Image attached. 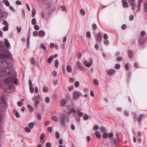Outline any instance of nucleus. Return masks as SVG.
<instances>
[{"mask_svg": "<svg viewBox=\"0 0 147 147\" xmlns=\"http://www.w3.org/2000/svg\"><path fill=\"white\" fill-rule=\"evenodd\" d=\"M18 82V79L15 75L7 78L5 81L4 89L5 91L9 92H12L13 88V83L17 85Z\"/></svg>", "mask_w": 147, "mask_h": 147, "instance_id": "f257e3e1", "label": "nucleus"}, {"mask_svg": "<svg viewBox=\"0 0 147 147\" xmlns=\"http://www.w3.org/2000/svg\"><path fill=\"white\" fill-rule=\"evenodd\" d=\"M11 64L10 62H8L7 61L4 60L0 63V67L2 69L0 72V75L2 77L7 76L10 72V66Z\"/></svg>", "mask_w": 147, "mask_h": 147, "instance_id": "f03ea898", "label": "nucleus"}, {"mask_svg": "<svg viewBox=\"0 0 147 147\" xmlns=\"http://www.w3.org/2000/svg\"><path fill=\"white\" fill-rule=\"evenodd\" d=\"M7 58L10 59L11 61L13 60L12 55L8 51H4L2 53L0 54V59H4Z\"/></svg>", "mask_w": 147, "mask_h": 147, "instance_id": "7ed1b4c3", "label": "nucleus"}, {"mask_svg": "<svg viewBox=\"0 0 147 147\" xmlns=\"http://www.w3.org/2000/svg\"><path fill=\"white\" fill-rule=\"evenodd\" d=\"M6 105V101L5 99H2L0 104V109L1 111L5 110V109Z\"/></svg>", "mask_w": 147, "mask_h": 147, "instance_id": "20e7f679", "label": "nucleus"}, {"mask_svg": "<svg viewBox=\"0 0 147 147\" xmlns=\"http://www.w3.org/2000/svg\"><path fill=\"white\" fill-rule=\"evenodd\" d=\"M8 13L4 11H1L0 9V21L5 19L7 16Z\"/></svg>", "mask_w": 147, "mask_h": 147, "instance_id": "39448f33", "label": "nucleus"}, {"mask_svg": "<svg viewBox=\"0 0 147 147\" xmlns=\"http://www.w3.org/2000/svg\"><path fill=\"white\" fill-rule=\"evenodd\" d=\"M76 66L77 68L82 71L85 70V68L83 67L79 61H78L76 64Z\"/></svg>", "mask_w": 147, "mask_h": 147, "instance_id": "423d86ee", "label": "nucleus"}, {"mask_svg": "<svg viewBox=\"0 0 147 147\" xmlns=\"http://www.w3.org/2000/svg\"><path fill=\"white\" fill-rule=\"evenodd\" d=\"M59 119L61 123L63 125L65 124V121L66 118V116L65 114H61L59 116Z\"/></svg>", "mask_w": 147, "mask_h": 147, "instance_id": "0eeeda50", "label": "nucleus"}, {"mask_svg": "<svg viewBox=\"0 0 147 147\" xmlns=\"http://www.w3.org/2000/svg\"><path fill=\"white\" fill-rule=\"evenodd\" d=\"M2 24L5 25L3 28V30L4 31H7L8 30L9 24L6 20H3Z\"/></svg>", "mask_w": 147, "mask_h": 147, "instance_id": "6e6552de", "label": "nucleus"}, {"mask_svg": "<svg viewBox=\"0 0 147 147\" xmlns=\"http://www.w3.org/2000/svg\"><path fill=\"white\" fill-rule=\"evenodd\" d=\"M32 99V100H35L34 105L36 108H37L38 105L40 103V100L39 99L37 98V96H35L33 97Z\"/></svg>", "mask_w": 147, "mask_h": 147, "instance_id": "1a4fd4ad", "label": "nucleus"}, {"mask_svg": "<svg viewBox=\"0 0 147 147\" xmlns=\"http://www.w3.org/2000/svg\"><path fill=\"white\" fill-rule=\"evenodd\" d=\"M81 95V94L80 92L78 91H76L74 92L73 96L74 99H77Z\"/></svg>", "mask_w": 147, "mask_h": 147, "instance_id": "9d476101", "label": "nucleus"}, {"mask_svg": "<svg viewBox=\"0 0 147 147\" xmlns=\"http://www.w3.org/2000/svg\"><path fill=\"white\" fill-rule=\"evenodd\" d=\"M102 39V36L101 33L100 32L98 33L96 35V40L98 42H100Z\"/></svg>", "mask_w": 147, "mask_h": 147, "instance_id": "9b49d317", "label": "nucleus"}, {"mask_svg": "<svg viewBox=\"0 0 147 147\" xmlns=\"http://www.w3.org/2000/svg\"><path fill=\"white\" fill-rule=\"evenodd\" d=\"M90 63H88L87 61H85L84 62V64L87 67H90L92 64V60L91 58H90Z\"/></svg>", "mask_w": 147, "mask_h": 147, "instance_id": "f8f14e48", "label": "nucleus"}, {"mask_svg": "<svg viewBox=\"0 0 147 147\" xmlns=\"http://www.w3.org/2000/svg\"><path fill=\"white\" fill-rule=\"evenodd\" d=\"M29 89L31 93H33L34 92V89L32 86V84L31 80H29Z\"/></svg>", "mask_w": 147, "mask_h": 147, "instance_id": "ddd939ff", "label": "nucleus"}, {"mask_svg": "<svg viewBox=\"0 0 147 147\" xmlns=\"http://www.w3.org/2000/svg\"><path fill=\"white\" fill-rule=\"evenodd\" d=\"M122 2L123 3V6L124 7H128L129 5L126 1L123 0L122 1Z\"/></svg>", "mask_w": 147, "mask_h": 147, "instance_id": "4468645a", "label": "nucleus"}, {"mask_svg": "<svg viewBox=\"0 0 147 147\" xmlns=\"http://www.w3.org/2000/svg\"><path fill=\"white\" fill-rule=\"evenodd\" d=\"M45 136V135L44 133H42L41 134V135L40 137V138L41 142L43 143H44L45 142L43 140V139L44 138Z\"/></svg>", "mask_w": 147, "mask_h": 147, "instance_id": "2eb2a0df", "label": "nucleus"}, {"mask_svg": "<svg viewBox=\"0 0 147 147\" xmlns=\"http://www.w3.org/2000/svg\"><path fill=\"white\" fill-rule=\"evenodd\" d=\"M72 112L75 113H76V111L73 108L70 109L67 111V114L69 115H70L71 114Z\"/></svg>", "mask_w": 147, "mask_h": 147, "instance_id": "dca6fc26", "label": "nucleus"}, {"mask_svg": "<svg viewBox=\"0 0 147 147\" xmlns=\"http://www.w3.org/2000/svg\"><path fill=\"white\" fill-rule=\"evenodd\" d=\"M67 101L65 99H62L60 102V105L61 106H64L66 103Z\"/></svg>", "mask_w": 147, "mask_h": 147, "instance_id": "f3484780", "label": "nucleus"}, {"mask_svg": "<svg viewBox=\"0 0 147 147\" xmlns=\"http://www.w3.org/2000/svg\"><path fill=\"white\" fill-rule=\"evenodd\" d=\"M39 35L40 37H43L45 34V32L43 30H40L38 32Z\"/></svg>", "mask_w": 147, "mask_h": 147, "instance_id": "a211bd4d", "label": "nucleus"}, {"mask_svg": "<svg viewBox=\"0 0 147 147\" xmlns=\"http://www.w3.org/2000/svg\"><path fill=\"white\" fill-rule=\"evenodd\" d=\"M115 73V71L114 69H111L108 70L107 74L110 76H111Z\"/></svg>", "mask_w": 147, "mask_h": 147, "instance_id": "6ab92c4d", "label": "nucleus"}, {"mask_svg": "<svg viewBox=\"0 0 147 147\" xmlns=\"http://www.w3.org/2000/svg\"><path fill=\"white\" fill-rule=\"evenodd\" d=\"M145 42V40L142 37L140 38L139 39V44L141 45L144 44Z\"/></svg>", "mask_w": 147, "mask_h": 147, "instance_id": "aec40b11", "label": "nucleus"}, {"mask_svg": "<svg viewBox=\"0 0 147 147\" xmlns=\"http://www.w3.org/2000/svg\"><path fill=\"white\" fill-rule=\"evenodd\" d=\"M116 136H117V138H114L112 140H113L115 144H117L118 143V140L119 139V138L118 137V135L117 134H116Z\"/></svg>", "mask_w": 147, "mask_h": 147, "instance_id": "412c9836", "label": "nucleus"}, {"mask_svg": "<svg viewBox=\"0 0 147 147\" xmlns=\"http://www.w3.org/2000/svg\"><path fill=\"white\" fill-rule=\"evenodd\" d=\"M6 46L8 48L10 47V44L7 39H5L4 40Z\"/></svg>", "mask_w": 147, "mask_h": 147, "instance_id": "4be33fe9", "label": "nucleus"}, {"mask_svg": "<svg viewBox=\"0 0 147 147\" xmlns=\"http://www.w3.org/2000/svg\"><path fill=\"white\" fill-rule=\"evenodd\" d=\"M144 116V115L143 114H140L138 116V121L139 123L141 122L142 119Z\"/></svg>", "mask_w": 147, "mask_h": 147, "instance_id": "5701e85b", "label": "nucleus"}, {"mask_svg": "<svg viewBox=\"0 0 147 147\" xmlns=\"http://www.w3.org/2000/svg\"><path fill=\"white\" fill-rule=\"evenodd\" d=\"M129 2L130 3L131 6V9L133 10H134L136 5V4L133 2H130V1Z\"/></svg>", "mask_w": 147, "mask_h": 147, "instance_id": "b1692460", "label": "nucleus"}, {"mask_svg": "<svg viewBox=\"0 0 147 147\" xmlns=\"http://www.w3.org/2000/svg\"><path fill=\"white\" fill-rule=\"evenodd\" d=\"M77 112L78 115L79 117H82L83 115V113L81 111L80 109H78L77 110Z\"/></svg>", "mask_w": 147, "mask_h": 147, "instance_id": "393cba45", "label": "nucleus"}, {"mask_svg": "<svg viewBox=\"0 0 147 147\" xmlns=\"http://www.w3.org/2000/svg\"><path fill=\"white\" fill-rule=\"evenodd\" d=\"M66 70L69 73H71V72L72 69L70 65H67L66 67Z\"/></svg>", "mask_w": 147, "mask_h": 147, "instance_id": "a878e982", "label": "nucleus"}, {"mask_svg": "<svg viewBox=\"0 0 147 147\" xmlns=\"http://www.w3.org/2000/svg\"><path fill=\"white\" fill-rule=\"evenodd\" d=\"M27 108L30 112H32L34 109L32 106L30 105H28L27 106Z\"/></svg>", "mask_w": 147, "mask_h": 147, "instance_id": "bb28decb", "label": "nucleus"}, {"mask_svg": "<svg viewBox=\"0 0 147 147\" xmlns=\"http://www.w3.org/2000/svg\"><path fill=\"white\" fill-rule=\"evenodd\" d=\"M128 55L129 58H132L133 57L134 54L133 53V52L131 50H129L128 51Z\"/></svg>", "mask_w": 147, "mask_h": 147, "instance_id": "cd10ccee", "label": "nucleus"}, {"mask_svg": "<svg viewBox=\"0 0 147 147\" xmlns=\"http://www.w3.org/2000/svg\"><path fill=\"white\" fill-rule=\"evenodd\" d=\"M3 2L5 3V5L7 6H9L10 3L8 1V0H3Z\"/></svg>", "mask_w": 147, "mask_h": 147, "instance_id": "c85d7f7f", "label": "nucleus"}, {"mask_svg": "<svg viewBox=\"0 0 147 147\" xmlns=\"http://www.w3.org/2000/svg\"><path fill=\"white\" fill-rule=\"evenodd\" d=\"M52 120L55 121L57 122L59 120L58 118L55 116H53L51 118Z\"/></svg>", "mask_w": 147, "mask_h": 147, "instance_id": "c756f323", "label": "nucleus"}, {"mask_svg": "<svg viewBox=\"0 0 147 147\" xmlns=\"http://www.w3.org/2000/svg\"><path fill=\"white\" fill-rule=\"evenodd\" d=\"M36 13V10L34 9H32V11L31 16L32 17H34Z\"/></svg>", "mask_w": 147, "mask_h": 147, "instance_id": "7c9ffc66", "label": "nucleus"}, {"mask_svg": "<svg viewBox=\"0 0 147 147\" xmlns=\"http://www.w3.org/2000/svg\"><path fill=\"white\" fill-rule=\"evenodd\" d=\"M53 55H51L47 59V61L49 63H50L53 60Z\"/></svg>", "mask_w": 147, "mask_h": 147, "instance_id": "2f4dec72", "label": "nucleus"}, {"mask_svg": "<svg viewBox=\"0 0 147 147\" xmlns=\"http://www.w3.org/2000/svg\"><path fill=\"white\" fill-rule=\"evenodd\" d=\"M13 111L16 117L17 118L20 117V115L19 112L16 110H14Z\"/></svg>", "mask_w": 147, "mask_h": 147, "instance_id": "473e14b6", "label": "nucleus"}, {"mask_svg": "<svg viewBox=\"0 0 147 147\" xmlns=\"http://www.w3.org/2000/svg\"><path fill=\"white\" fill-rule=\"evenodd\" d=\"M95 135L96 137L98 138H100L101 137V135L100 134L98 131H96L95 133Z\"/></svg>", "mask_w": 147, "mask_h": 147, "instance_id": "72a5a7b5", "label": "nucleus"}, {"mask_svg": "<svg viewBox=\"0 0 147 147\" xmlns=\"http://www.w3.org/2000/svg\"><path fill=\"white\" fill-rule=\"evenodd\" d=\"M35 59L34 57H32L31 59V63L32 64L34 65L35 62Z\"/></svg>", "mask_w": 147, "mask_h": 147, "instance_id": "f704fd0d", "label": "nucleus"}, {"mask_svg": "<svg viewBox=\"0 0 147 147\" xmlns=\"http://www.w3.org/2000/svg\"><path fill=\"white\" fill-rule=\"evenodd\" d=\"M34 125V123L33 122H30L28 125V126L31 129H32Z\"/></svg>", "mask_w": 147, "mask_h": 147, "instance_id": "c9c22d12", "label": "nucleus"}, {"mask_svg": "<svg viewBox=\"0 0 147 147\" xmlns=\"http://www.w3.org/2000/svg\"><path fill=\"white\" fill-rule=\"evenodd\" d=\"M100 130L102 132H105L106 131V128L103 127H101Z\"/></svg>", "mask_w": 147, "mask_h": 147, "instance_id": "e433bc0d", "label": "nucleus"}, {"mask_svg": "<svg viewBox=\"0 0 147 147\" xmlns=\"http://www.w3.org/2000/svg\"><path fill=\"white\" fill-rule=\"evenodd\" d=\"M144 5V10L145 12H147V2H145Z\"/></svg>", "mask_w": 147, "mask_h": 147, "instance_id": "4c0bfd02", "label": "nucleus"}, {"mask_svg": "<svg viewBox=\"0 0 147 147\" xmlns=\"http://www.w3.org/2000/svg\"><path fill=\"white\" fill-rule=\"evenodd\" d=\"M93 82L96 85H98L99 84L98 81L97 79H94L93 80Z\"/></svg>", "mask_w": 147, "mask_h": 147, "instance_id": "58836bf2", "label": "nucleus"}, {"mask_svg": "<svg viewBox=\"0 0 147 147\" xmlns=\"http://www.w3.org/2000/svg\"><path fill=\"white\" fill-rule=\"evenodd\" d=\"M86 36L87 37L90 38L91 37V34L90 32L89 31L87 32L86 33Z\"/></svg>", "mask_w": 147, "mask_h": 147, "instance_id": "ea45409f", "label": "nucleus"}, {"mask_svg": "<svg viewBox=\"0 0 147 147\" xmlns=\"http://www.w3.org/2000/svg\"><path fill=\"white\" fill-rule=\"evenodd\" d=\"M80 13L82 16H84L85 15V11L82 9H81L80 10Z\"/></svg>", "mask_w": 147, "mask_h": 147, "instance_id": "a19ab883", "label": "nucleus"}, {"mask_svg": "<svg viewBox=\"0 0 147 147\" xmlns=\"http://www.w3.org/2000/svg\"><path fill=\"white\" fill-rule=\"evenodd\" d=\"M41 48L43 49V50L45 51L46 50V47L45 45L42 44H41L40 45Z\"/></svg>", "mask_w": 147, "mask_h": 147, "instance_id": "79ce46f5", "label": "nucleus"}, {"mask_svg": "<svg viewBox=\"0 0 147 147\" xmlns=\"http://www.w3.org/2000/svg\"><path fill=\"white\" fill-rule=\"evenodd\" d=\"M55 136L56 138H59L60 137V134L58 132H56L55 133Z\"/></svg>", "mask_w": 147, "mask_h": 147, "instance_id": "37998d69", "label": "nucleus"}, {"mask_svg": "<svg viewBox=\"0 0 147 147\" xmlns=\"http://www.w3.org/2000/svg\"><path fill=\"white\" fill-rule=\"evenodd\" d=\"M113 134L112 133H110L109 134V137L111 138L112 140L113 138Z\"/></svg>", "mask_w": 147, "mask_h": 147, "instance_id": "c03bdc74", "label": "nucleus"}, {"mask_svg": "<svg viewBox=\"0 0 147 147\" xmlns=\"http://www.w3.org/2000/svg\"><path fill=\"white\" fill-rule=\"evenodd\" d=\"M55 67H57L58 66V60L56 59L55 60Z\"/></svg>", "mask_w": 147, "mask_h": 147, "instance_id": "a18cd8bd", "label": "nucleus"}, {"mask_svg": "<svg viewBox=\"0 0 147 147\" xmlns=\"http://www.w3.org/2000/svg\"><path fill=\"white\" fill-rule=\"evenodd\" d=\"M104 43L105 45H108L109 44V40H106L104 41Z\"/></svg>", "mask_w": 147, "mask_h": 147, "instance_id": "49530a36", "label": "nucleus"}, {"mask_svg": "<svg viewBox=\"0 0 147 147\" xmlns=\"http://www.w3.org/2000/svg\"><path fill=\"white\" fill-rule=\"evenodd\" d=\"M45 101L47 103H49L50 102V99L49 97H46L45 98Z\"/></svg>", "mask_w": 147, "mask_h": 147, "instance_id": "de8ad7c7", "label": "nucleus"}, {"mask_svg": "<svg viewBox=\"0 0 147 147\" xmlns=\"http://www.w3.org/2000/svg\"><path fill=\"white\" fill-rule=\"evenodd\" d=\"M23 102L21 100L20 101L17 102V105L18 106H21L22 105Z\"/></svg>", "mask_w": 147, "mask_h": 147, "instance_id": "09e8293b", "label": "nucleus"}, {"mask_svg": "<svg viewBox=\"0 0 147 147\" xmlns=\"http://www.w3.org/2000/svg\"><path fill=\"white\" fill-rule=\"evenodd\" d=\"M125 68L126 70H127L129 69V64L128 63H126L125 65Z\"/></svg>", "mask_w": 147, "mask_h": 147, "instance_id": "8fccbe9b", "label": "nucleus"}, {"mask_svg": "<svg viewBox=\"0 0 147 147\" xmlns=\"http://www.w3.org/2000/svg\"><path fill=\"white\" fill-rule=\"evenodd\" d=\"M16 28L17 30L18 31V33H19V32H20L21 31V29H22L21 27V26H20L19 27L18 26H17L16 27Z\"/></svg>", "mask_w": 147, "mask_h": 147, "instance_id": "3c124183", "label": "nucleus"}, {"mask_svg": "<svg viewBox=\"0 0 147 147\" xmlns=\"http://www.w3.org/2000/svg\"><path fill=\"white\" fill-rule=\"evenodd\" d=\"M30 35H28L27 36V44H28V47H29V40L30 38Z\"/></svg>", "mask_w": 147, "mask_h": 147, "instance_id": "603ef678", "label": "nucleus"}, {"mask_svg": "<svg viewBox=\"0 0 147 147\" xmlns=\"http://www.w3.org/2000/svg\"><path fill=\"white\" fill-rule=\"evenodd\" d=\"M32 23L33 24H35L36 23V19L34 18L32 20Z\"/></svg>", "mask_w": 147, "mask_h": 147, "instance_id": "864d4df0", "label": "nucleus"}, {"mask_svg": "<svg viewBox=\"0 0 147 147\" xmlns=\"http://www.w3.org/2000/svg\"><path fill=\"white\" fill-rule=\"evenodd\" d=\"M33 35L34 36H37L38 35V32L37 31H34L33 32Z\"/></svg>", "mask_w": 147, "mask_h": 147, "instance_id": "5fc2aeb1", "label": "nucleus"}, {"mask_svg": "<svg viewBox=\"0 0 147 147\" xmlns=\"http://www.w3.org/2000/svg\"><path fill=\"white\" fill-rule=\"evenodd\" d=\"M102 136L104 138H107L108 137V134L107 133H104L103 134Z\"/></svg>", "mask_w": 147, "mask_h": 147, "instance_id": "6e6d98bb", "label": "nucleus"}, {"mask_svg": "<svg viewBox=\"0 0 147 147\" xmlns=\"http://www.w3.org/2000/svg\"><path fill=\"white\" fill-rule=\"evenodd\" d=\"M108 35L106 34H105L103 36V38L105 40H107L108 38Z\"/></svg>", "mask_w": 147, "mask_h": 147, "instance_id": "4d7b16f0", "label": "nucleus"}, {"mask_svg": "<svg viewBox=\"0 0 147 147\" xmlns=\"http://www.w3.org/2000/svg\"><path fill=\"white\" fill-rule=\"evenodd\" d=\"M88 118V116L87 114H85L84 117V119L85 120H86Z\"/></svg>", "mask_w": 147, "mask_h": 147, "instance_id": "13d9d810", "label": "nucleus"}, {"mask_svg": "<svg viewBox=\"0 0 147 147\" xmlns=\"http://www.w3.org/2000/svg\"><path fill=\"white\" fill-rule=\"evenodd\" d=\"M98 126L97 125H95L93 129L94 130H97L98 129Z\"/></svg>", "mask_w": 147, "mask_h": 147, "instance_id": "bf43d9fd", "label": "nucleus"}, {"mask_svg": "<svg viewBox=\"0 0 147 147\" xmlns=\"http://www.w3.org/2000/svg\"><path fill=\"white\" fill-rule=\"evenodd\" d=\"M25 131L28 133H29L30 131V129L28 127H26L25 128Z\"/></svg>", "mask_w": 147, "mask_h": 147, "instance_id": "052dcab7", "label": "nucleus"}, {"mask_svg": "<svg viewBox=\"0 0 147 147\" xmlns=\"http://www.w3.org/2000/svg\"><path fill=\"white\" fill-rule=\"evenodd\" d=\"M75 86L76 87H77L79 86V82L78 81H76L75 83Z\"/></svg>", "mask_w": 147, "mask_h": 147, "instance_id": "680f3d73", "label": "nucleus"}, {"mask_svg": "<svg viewBox=\"0 0 147 147\" xmlns=\"http://www.w3.org/2000/svg\"><path fill=\"white\" fill-rule=\"evenodd\" d=\"M115 68L116 69H118L120 68V65L119 64H117L115 66Z\"/></svg>", "mask_w": 147, "mask_h": 147, "instance_id": "e2e57ef3", "label": "nucleus"}, {"mask_svg": "<svg viewBox=\"0 0 147 147\" xmlns=\"http://www.w3.org/2000/svg\"><path fill=\"white\" fill-rule=\"evenodd\" d=\"M34 28L36 30H38L39 29V27L37 25H35L34 26Z\"/></svg>", "mask_w": 147, "mask_h": 147, "instance_id": "0e129e2a", "label": "nucleus"}, {"mask_svg": "<svg viewBox=\"0 0 147 147\" xmlns=\"http://www.w3.org/2000/svg\"><path fill=\"white\" fill-rule=\"evenodd\" d=\"M92 27L93 28L94 30H96L97 28L96 25L95 24H92Z\"/></svg>", "mask_w": 147, "mask_h": 147, "instance_id": "69168bd1", "label": "nucleus"}, {"mask_svg": "<svg viewBox=\"0 0 147 147\" xmlns=\"http://www.w3.org/2000/svg\"><path fill=\"white\" fill-rule=\"evenodd\" d=\"M51 144L50 142H48L46 143V147H50Z\"/></svg>", "mask_w": 147, "mask_h": 147, "instance_id": "338daca9", "label": "nucleus"}, {"mask_svg": "<svg viewBox=\"0 0 147 147\" xmlns=\"http://www.w3.org/2000/svg\"><path fill=\"white\" fill-rule=\"evenodd\" d=\"M146 32L145 31H143L141 32L140 33L141 36H144L145 35Z\"/></svg>", "mask_w": 147, "mask_h": 147, "instance_id": "774afa93", "label": "nucleus"}]
</instances>
